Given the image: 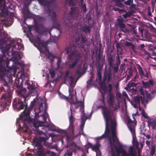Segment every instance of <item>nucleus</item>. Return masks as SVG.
<instances>
[{
  "label": "nucleus",
  "mask_w": 156,
  "mask_h": 156,
  "mask_svg": "<svg viewBox=\"0 0 156 156\" xmlns=\"http://www.w3.org/2000/svg\"><path fill=\"white\" fill-rule=\"evenodd\" d=\"M45 154V156H55V153L50 151H48Z\"/></svg>",
  "instance_id": "nucleus-38"
},
{
  "label": "nucleus",
  "mask_w": 156,
  "mask_h": 156,
  "mask_svg": "<svg viewBox=\"0 0 156 156\" xmlns=\"http://www.w3.org/2000/svg\"><path fill=\"white\" fill-rule=\"evenodd\" d=\"M106 107L105 106H104V105H103V106H98V108H102V110H104V108H106Z\"/></svg>",
  "instance_id": "nucleus-62"
},
{
  "label": "nucleus",
  "mask_w": 156,
  "mask_h": 156,
  "mask_svg": "<svg viewBox=\"0 0 156 156\" xmlns=\"http://www.w3.org/2000/svg\"><path fill=\"white\" fill-rule=\"evenodd\" d=\"M133 100L135 103L140 106V101H143V97L142 96L137 95L134 97Z\"/></svg>",
  "instance_id": "nucleus-22"
},
{
  "label": "nucleus",
  "mask_w": 156,
  "mask_h": 156,
  "mask_svg": "<svg viewBox=\"0 0 156 156\" xmlns=\"http://www.w3.org/2000/svg\"><path fill=\"white\" fill-rule=\"evenodd\" d=\"M69 133L70 134V135H67L66 136V140L68 142H69L72 140L74 138L76 137L77 136V135H75L74 134L73 135L72 133Z\"/></svg>",
  "instance_id": "nucleus-27"
},
{
  "label": "nucleus",
  "mask_w": 156,
  "mask_h": 156,
  "mask_svg": "<svg viewBox=\"0 0 156 156\" xmlns=\"http://www.w3.org/2000/svg\"><path fill=\"white\" fill-rule=\"evenodd\" d=\"M70 145L71 146H73L75 147H76L78 149L80 148V147L78 146L76 143L75 142H72L71 144Z\"/></svg>",
  "instance_id": "nucleus-50"
},
{
  "label": "nucleus",
  "mask_w": 156,
  "mask_h": 156,
  "mask_svg": "<svg viewBox=\"0 0 156 156\" xmlns=\"http://www.w3.org/2000/svg\"><path fill=\"white\" fill-rule=\"evenodd\" d=\"M133 11H129L128 12H127L126 14L123 15V16L124 18H126L128 16H130L133 13Z\"/></svg>",
  "instance_id": "nucleus-36"
},
{
  "label": "nucleus",
  "mask_w": 156,
  "mask_h": 156,
  "mask_svg": "<svg viewBox=\"0 0 156 156\" xmlns=\"http://www.w3.org/2000/svg\"><path fill=\"white\" fill-rule=\"evenodd\" d=\"M36 43L40 47H42L44 48H46L47 46L48 45V43L47 42L41 41L39 38H38L37 40L36 41Z\"/></svg>",
  "instance_id": "nucleus-20"
},
{
  "label": "nucleus",
  "mask_w": 156,
  "mask_h": 156,
  "mask_svg": "<svg viewBox=\"0 0 156 156\" xmlns=\"http://www.w3.org/2000/svg\"><path fill=\"white\" fill-rule=\"evenodd\" d=\"M68 129L69 133H72L73 135L74 134V125L73 124H69V126Z\"/></svg>",
  "instance_id": "nucleus-29"
},
{
  "label": "nucleus",
  "mask_w": 156,
  "mask_h": 156,
  "mask_svg": "<svg viewBox=\"0 0 156 156\" xmlns=\"http://www.w3.org/2000/svg\"><path fill=\"white\" fill-rule=\"evenodd\" d=\"M39 138L41 140V142L42 141L45 142L46 140V138L44 137L40 136L39 137Z\"/></svg>",
  "instance_id": "nucleus-54"
},
{
  "label": "nucleus",
  "mask_w": 156,
  "mask_h": 156,
  "mask_svg": "<svg viewBox=\"0 0 156 156\" xmlns=\"http://www.w3.org/2000/svg\"><path fill=\"white\" fill-rule=\"evenodd\" d=\"M73 88L72 87H70L69 88V93H70V92H73Z\"/></svg>",
  "instance_id": "nucleus-61"
},
{
  "label": "nucleus",
  "mask_w": 156,
  "mask_h": 156,
  "mask_svg": "<svg viewBox=\"0 0 156 156\" xmlns=\"http://www.w3.org/2000/svg\"><path fill=\"white\" fill-rule=\"evenodd\" d=\"M142 114L143 116L146 119H147L148 118V116L147 115V114L145 113L144 110L143 109L142 112Z\"/></svg>",
  "instance_id": "nucleus-43"
},
{
  "label": "nucleus",
  "mask_w": 156,
  "mask_h": 156,
  "mask_svg": "<svg viewBox=\"0 0 156 156\" xmlns=\"http://www.w3.org/2000/svg\"><path fill=\"white\" fill-rule=\"evenodd\" d=\"M103 117L105 119L106 124L105 126L109 127V126L112 129L111 135L113 142L115 141L116 138L117 137L116 133L115 130V126L116 123L115 121L112 119V113L111 110L108 109L107 107L105 108L104 110H102Z\"/></svg>",
  "instance_id": "nucleus-3"
},
{
  "label": "nucleus",
  "mask_w": 156,
  "mask_h": 156,
  "mask_svg": "<svg viewBox=\"0 0 156 156\" xmlns=\"http://www.w3.org/2000/svg\"><path fill=\"white\" fill-rule=\"evenodd\" d=\"M139 72L140 75L141 77L144 76V73L143 71L140 66V69H139Z\"/></svg>",
  "instance_id": "nucleus-41"
},
{
  "label": "nucleus",
  "mask_w": 156,
  "mask_h": 156,
  "mask_svg": "<svg viewBox=\"0 0 156 156\" xmlns=\"http://www.w3.org/2000/svg\"><path fill=\"white\" fill-rule=\"evenodd\" d=\"M25 84L27 85V87L29 90L28 92L31 95L34 96L37 94L36 87L34 85H33V83L30 84L29 81L27 80L25 82Z\"/></svg>",
  "instance_id": "nucleus-13"
},
{
  "label": "nucleus",
  "mask_w": 156,
  "mask_h": 156,
  "mask_svg": "<svg viewBox=\"0 0 156 156\" xmlns=\"http://www.w3.org/2000/svg\"><path fill=\"white\" fill-rule=\"evenodd\" d=\"M71 49H66V51L67 54L68 56L70 58L73 60L74 62L71 64H69V67L70 68H74L78 62L79 61L80 58V55L79 53L76 52L72 51L69 53L70 50Z\"/></svg>",
  "instance_id": "nucleus-7"
},
{
  "label": "nucleus",
  "mask_w": 156,
  "mask_h": 156,
  "mask_svg": "<svg viewBox=\"0 0 156 156\" xmlns=\"http://www.w3.org/2000/svg\"><path fill=\"white\" fill-rule=\"evenodd\" d=\"M137 85V84L131 81H129L127 85V86L125 87V89L126 90H130V87H135Z\"/></svg>",
  "instance_id": "nucleus-25"
},
{
  "label": "nucleus",
  "mask_w": 156,
  "mask_h": 156,
  "mask_svg": "<svg viewBox=\"0 0 156 156\" xmlns=\"http://www.w3.org/2000/svg\"><path fill=\"white\" fill-rule=\"evenodd\" d=\"M50 73L52 78H54L55 76V72L53 70H50Z\"/></svg>",
  "instance_id": "nucleus-42"
},
{
  "label": "nucleus",
  "mask_w": 156,
  "mask_h": 156,
  "mask_svg": "<svg viewBox=\"0 0 156 156\" xmlns=\"http://www.w3.org/2000/svg\"><path fill=\"white\" fill-rule=\"evenodd\" d=\"M81 8L82 10L84 12H86L87 11L86 5L83 1V0H80Z\"/></svg>",
  "instance_id": "nucleus-33"
},
{
  "label": "nucleus",
  "mask_w": 156,
  "mask_h": 156,
  "mask_svg": "<svg viewBox=\"0 0 156 156\" xmlns=\"http://www.w3.org/2000/svg\"><path fill=\"white\" fill-rule=\"evenodd\" d=\"M118 21L119 27L121 28H125V25L122 23V19H118Z\"/></svg>",
  "instance_id": "nucleus-32"
},
{
  "label": "nucleus",
  "mask_w": 156,
  "mask_h": 156,
  "mask_svg": "<svg viewBox=\"0 0 156 156\" xmlns=\"http://www.w3.org/2000/svg\"><path fill=\"white\" fill-rule=\"evenodd\" d=\"M70 14L72 16H74L76 18H77L80 15L79 9L76 8L72 7L71 8V11L70 12Z\"/></svg>",
  "instance_id": "nucleus-17"
},
{
  "label": "nucleus",
  "mask_w": 156,
  "mask_h": 156,
  "mask_svg": "<svg viewBox=\"0 0 156 156\" xmlns=\"http://www.w3.org/2000/svg\"><path fill=\"white\" fill-rule=\"evenodd\" d=\"M82 30L86 33H89L90 30V27L87 26L84 27L83 28Z\"/></svg>",
  "instance_id": "nucleus-37"
},
{
  "label": "nucleus",
  "mask_w": 156,
  "mask_h": 156,
  "mask_svg": "<svg viewBox=\"0 0 156 156\" xmlns=\"http://www.w3.org/2000/svg\"><path fill=\"white\" fill-rule=\"evenodd\" d=\"M41 53H42L44 54L47 58L51 61H53L55 56L53 54L50 52L49 49H38Z\"/></svg>",
  "instance_id": "nucleus-15"
},
{
  "label": "nucleus",
  "mask_w": 156,
  "mask_h": 156,
  "mask_svg": "<svg viewBox=\"0 0 156 156\" xmlns=\"http://www.w3.org/2000/svg\"><path fill=\"white\" fill-rule=\"evenodd\" d=\"M125 44L127 47L131 49H134L135 48L134 45L130 42L126 41L125 42Z\"/></svg>",
  "instance_id": "nucleus-31"
},
{
  "label": "nucleus",
  "mask_w": 156,
  "mask_h": 156,
  "mask_svg": "<svg viewBox=\"0 0 156 156\" xmlns=\"http://www.w3.org/2000/svg\"><path fill=\"white\" fill-rule=\"evenodd\" d=\"M116 96L117 97L120 98H121L122 95L121 93L118 92L116 94Z\"/></svg>",
  "instance_id": "nucleus-60"
},
{
  "label": "nucleus",
  "mask_w": 156,
  "mask_h": 156,
  "mask_svg": "<svg viewBox=\"0 0 156 156\" xmlns=\"http://www.w3.org/2000/svg\"><path fill=\"white\" fill-rule=\"evenodd\" d=\"M156 151V146L155 145H152L150 149L149 155L150 156H153Z\"/></svg>",
  "instance_id": "nucleus-28"
},
{
  "label": "nucleus",
  "mask_w": 156,
  "mask_h": 156,
  "mask_svg": "<svg viewBox=\"0 0 156 156\" xmlns=\"http://www.w3.org/2000/svg\"><path fill=\"white\" fill-rule=\"evenodd\" d=\"M103 83L101 82L100 83V85L101 87L102 88L104 92L105 93H106L108 91L107 86H106L105 84L104 85V86H103Z\"/></svg>",
  "instance_id": "nucleus-34"
},
{
  "label": "nucleus",
  "mask_w": 156,
  "mask_h": 156,
  "mask_svg": "<svg viewBox=\"0 0 156 156\" xmlns=\"http://www.w3.org/2000/svg\"><path fill=\"white\" fill-rule=\"evenodd\" d=\"M33 141L34 144L37 147V156H45L41 142L39 138H34Z\"/></svg>",
  "instance_id": "nucleus-8"
},
{
  "label": "nucleus",
  "mask_w": 156,
  "mask_h": 156,
  "mask_svg": "<svg viewBox=\"0 0 156 156\" xmlns=\"http://www.w3.org/2000/svg\"><path fill=\"white\" fill-rule=\"evenodd\" d=\"M72 151H67V153L65 154L64 156H72Z\"/></svg>",
  "instance_id": "nucleus-44"
},
{
  "label": "nucleus",
  "mask_w": 156,
  "mask_h": 156,
  "mask_svg": "<svg viewBox=\"0 0 156 156\" xmlns=\"http://www.w3.org/2000/svg\"><path fill=\"white\" fill-rule=\"evenodd\" d=\"M99 100L102 102L104 106L106 105V104L105 101V98H101V99H99Z\"/></svg>",
  "instance_id": "nucleus-58"
},
{
  "label": "nucleus",
  "mask_w": 156,
  "mask_h": 156,
  "mask_svg": "<svg viewBox=\"0 0 156 156\" xmlns=\"http://www.w3.org/2000/svg\"><path fill=\"white\" fill-rule=\"evenodd\" d=\"M130 87V90H127V91L132 92H135L137 91V89H135L134 88Z\"/></svg>",
  "instance_id": "nucleus-52"
},
{
  "label": "nucleus",
  "mask_w": 156,
  "mask_h": 156,
  "mask_svg": "<svg viewBox=\"0 0 156 156\" xmlns=\"http://www.w3.org/2000/svg\"><path fill=\"white\" fill-rule=\"evenodd\" d=\"M129 154L131 155V156H136L135 154L133 152V147H130L129 149Z\"/></svg>",
  "instance_id": "nucleus-35"
},
{
  "label": "nucleus",
  "mask_w": 156,
  "mask_h": 156,
  "mask_svg": "<svg viewBox=\"0 0 156 156\" xmlns=\"http://www.w3.org/2000/svg\"><path fill=\"white\" fill-rule=\"evenodd\" d=\"M36 102L35 101L33 100L28 108L27 107L24 108V110L20 116V119H17V124H19V127L22 129L24 133L29 132V127L26 123V120L30 117V112L32 110Z\"/></svg>",
  "instance_id": "nucleus-2"
},
{
  "label": "nucleus",
  "mask_w": 156,
  "mask_h": 156,
  "mask_svg": "<svg viewBox=\"0 0 156 156\" xmlns=\"http://www.w3.org/2000/svg\"><path fill=\"white\" fill-rule=\"evenodd\" d=\"M72 108H73L71 106L70 108V115L69 117V124H73L75 120V118L73 116L72 114Z\"/></svg>",
  "instance_id": "nucleus-23"
},
{
  "label": "nucleus",
  "mask_w": 156,
  "mask_h": 156,
  "mask_svg": "<svg viewBox=\"0 0 156 156\" xmlns=\"http://www.w3.org/2000/svg\"><path fill=\"white\" fill-rule=\"evenodd\" d=\"M21 40L18 39L17 40V43L16 41H12L11 43L8 45V49H22L24 48L23 46L21 43Z\"/></svg>",
  "instance_id": "nucleus-11"
},
{
  "label": "nucleus",
  "mask_w": 156,
  "mask_h": 156,
  "mask_svg": "<svg viewBox=\"0 0 156 156\" xmlns=\"http://www.w3.org/2000/svg\"><path fill=\"white\" fill-rule=\"evenodd\" d=\"M122 156H129L128 154L125 151V152L123 153L122 154Z\"/></svg>",
  "instance_id": "nucleus-64"
},
{
  "label": "nucleus",
  "mask_w": 156,
  "mask_h": 156,
  "mask_svg": "<svg viewBox=\"0 0 156 156\" xmlns=\"http://www.w3.org/2000/svg\"><path fill=\"white\" fill-rule=\"evenodd\" d=\"M112 76V74L110 72H105L104 73L103 77V82H105L107 79V82H110L111 81Z\"/></svg>",
  "instance_id": "nucleus-16"
},
{
  "label": "nucleus",
  "mask_w": 156,
  "mask_h": 156,
  "mask_svg": "<svg viewBox=\"0 0 156 156\" xmlns=\"http://www.w3.org/2000/svg\"><path fill=\"white\" fill-rule=\"evenodd\" d=\"M114 61V60L112 57H110L109 58V65L110 66H112L113 63Z\"/></svg>",
  "instance_id": "nucleus-47"
},
{
  "label": "nucleus",
  "mask_w": 156,
  "mask_h": 156,
  "mask_svg": "<svg viewBox=\"0 0 156 156\" xmlns=\"http://www.w3.org/2000/svg\"><path fill=\"white\" fill-rule=\"evenodd\" d=\"M75 94H76V101H74L73 100L69 102L70 105H74L75 106L74 108L75 109H77L79 106H80L81 109H84V101H79L77 100V98L76 96V92L75 91Z\"/></svg>",
  "instance_id": "nucleus-14"
},
{
  "label": "nucleus",
  "mask_w": 156,
  "mask_h": 156,
  "mask_svg": "<svg viewBox=\"0 0 156 156\" xmlns=\"http://www.w3.org/2000/svg\"><path fill=\"white\" fill-rule=\"evenodd\" d=\"M122 95L126 98H128V96L126 91H123L122 93Z\"/></svg>",
  "instance_id": "nucleus-57"
},
{
  "label": "nucleus",
  "mask_w": 156,
  "mask_h": 156,
  "mask_svg": "<svg viewBox=\"0 0 156 156\" xmlns=\"http://www.w3.org/2000/svg\"><path fill=\"white\" fill-rule=\"evenodd\" d=\"M76 41L74 43H70L67 49H75L76 48H84V45L87 44L86 38L83 37L81 33V30L78 29L76 32Z\"/></svg>",
  "instance_id": "nucleus-5"
},
{
  "label": "nucleus",
  "mask_w": 156,
  "mask_h": 156,
  "mask_svg": "<svg viewBox=\"0 0 156 156\" xmlns=\"http://www.w3.org/2000/svg\"><path fill=\"white\" fill-rule=\"evenodd\" d=\"M115 96L113 93H108L107 95V102L110 107H113L114 110L118 109L119 108L117 105H116V107L114 108L113 105L115 102Z\"/></svg>",
  "instance_id": "nucleus-9"
},
{
  "label": "nucleus",
  "mask_w": 156,
  "mask_h": 156,
  "mask_svg": "<svg viewBox=\"0 0 156 156\" xmlns=\"http://www.w3.org/2000/svg\"><path fill=\"white\" fill-rule=\"evenodd\" d=\"M119 69V64L117 63L116 64V65L115 66L113 69V71L115 73H117L118 72Z\"/></svg>",
  "instance_id": "nucleus-45"
},
{
  "label": "nucleus",
  "mask_w": 156,
  "mask_h": 156,
  "mask_svg": "<svg viewBox=\"0 0 156 156\" xmlns=\"http://www.w3.org/2000/svg\"><path fill=\"white\" fill-rule=\"evenodd\" d=\"M74 0H66V2L67 3L68 2L70 5L73 6L74 5V3L73 2Z\"/></svg>",
  "instance_id": "nucleus-46"
},
{
  "label": "nucleus",
  "mask_w": 156,
  "mask_h": 156,
  "mask_svg": "<svg viewBox=\"0 0 156 156\" xmlns=\"http://www.w3.org/2000/svg\"><path fill=\"white\" fill-rule=\"evenodd\" d=\"M145 130L144 129L142 128L141 129L140 131V133L142 134L144 136H146V134L145 133Z\"/></svg>",
  "instance_id": "nucleus-49"
},
{
  "label": "nucleus",
  "mask_w": 156,
  "mask_h": 156,
  "mask_svg": "<svg viewBox=\"0 0 156 156\" xmlns=\"http://www.w3.org/2000/svg\"><path fill=\"white\" fill-rule=\"evenodd\" d=\"M87 146L88 147V148H92L93 147L92 144L89 142H88Z\"/></svg>",
  "instance_id": "nucleus-63"
},
{
  "label": "nucleus",
  "mask_w": 156,
  "mask_h": 156,
  "mask_svg": "<svg viewBox=\"0 0 156 156\" xmlns=\"http://www.w3.org/2000/svg\"><path fill=\"white\" fill-rule=\"evenodd\" d=\"M3 55H7L8 56L12 55L13 51V49H11V52H9L10 49H1Z\"/></svg>",
  "instance_id": "nucleus-24"
},
{
  "label": "nucleus",
  "mask_w": 156,
  "mask_h": 156,
  "mask_svg": "<svg viewBox=\"0 0 156 156\" xmlns=\"http://www.w3.org/2000/svg\"><path fill=\"white\" fill-rule=\"evenodd\" d=\"M97 58L96 61L98 63L97 76L99 80H101L102 76L101 73V64L102 63L103 60L101 58V56L102 55L103 49H96Z\"/></svg>",
  "instance_id": "nucleus-6"
},
{
  "label": "nucleus",
  "mask_w": 156,
  "mask_h": 156,
  "mask_svg": "<svg viewBox=\"0 0 156 156\" xmlns=\"http://www.w3.org/2000/svg\"><path fill=\"white\" fill-rule=\"evenodd\" d=\"M127 125L131 133L133 136L135 133V128L136 125V122H133L129 118H127Z\"/></svg>",
  "instance_id": "nucleus-12"
},
{
  "label": "nucleus",
  "mask_w": 156,
  "mask_h": 156,
  "mask_svg": "<svg viewBox=\"0 0 156 156\" xmlns=\"http://www.w3.org/2000/svg\"><path fill=\"white\" fill-rule=\"evenodd\" d=\"M111 131L109 127L105 126V130L104 133L101 136L97 137L96 138L97 140H100L104 138H107L108 140L109 141V143L110 144L111 146L112 145V136H110ZM112 140H113L112 138ZM113 142L114 143L115 142Z\"/></svg>",
  "instance_id": "nucleus-10"
},
{
  "label": "nucleus",
  "mask_w": 156,
  "mask_h": 156,
  "mask_svg": "<svg viewBox=\"0 0 156 156\" xmlns=\"http://www.w3.org/2000/svg\"><path fill=\"white\" fill-rule=\"evenodd\" d=\"M18 98H16L14 100L12 105L14 108L18 111L23 109L27 107V103L26 101L30 99L31 95L28 92H27L25 88L23 87L18 88L16 91Z\"/></svg>",
  "instance_id": "nucleus-1"
},
{
  "label": "nucleus",
  "mask_w": 156,
  "mask_h": 156,
  "mask_svg": "<svg viewBox=\"0 0 156 156\" xmlns=\"http://www.w3.org/2000/svg\"><path fill=\"white\" fill-rule=\"evenodd\" d=\"M23 80L21 78H18L15 80L14 85L18 88H21L23 85Z\"/></svg>",
  "instance_id": "nucleus-18"
},
{
  "label": "nucleus",
  "mask_w": 156,
  "mask_h": 156,
  "mask_svg": "<svg viewBox=\"0 0 156 156\" xmlns=\"http://www.w3.org/2000/svg\"><path fill=\"white\" fill-rule=\"evenodd\" d=\"M22 12L24 18H29L31 17L27 7H26L25 9L22 10Z\"/></svg>",
  "instance_id": "nucleus-21"
},
{
  "label": "nucleus",
  "mask_w": 156,
  "mask_h": 156,
  "mask_svg": "<svg viewBox=\"0 0 156 156\" xmlns=\"http://www.w3.org/2000/svg\"><path fill=\"white\" fill-rule=\"evenodd\" d=\"M84 127V125L82 124L80 126V130L81 132H83V128Z\"/></svg>",
  "instance_id": "nucleus-59"
},
{
  "label": "nucleus",
  "mask_w": 156,
  "mask_h": 156,
  "mask_svg": "<svg viewBox=\"0 0 156 156\" xmlns=\"http://www.w3.org/2000/svg\"><path fill=\"white\" fill-rule=\"evenodd\" d=\"M116 151L117 154H119L122 153V154L125 152L126 151L124 150L122 147L121 146H119L118 148H116Z\"/></svg>",
  "instance_id": "nucleus-30"
},
{
  "label": "nucleus",
  "mask_w": 156,
  "mask_h": 156,
  "mask_svg": "<svg viewBox=\"0 0 156 156\" xmlns=\"http://www.w3.org/2000/svg\"><path fill=\"white\" fill-rule=\"evenodd\" d=\"M40 117L42 118L43 121H37L30 117L26 120V122H27L33 130L37 132V134L40 135L43 134L45 135V133L42 132L41 130L43 129V124L46 122L47 117L44 115H40Z\"/></svg>",
  "instance_id": "nucleus-4"
},
{
  "label": "nucleus",
  "mask_w": 156,
  "mask_h": 156,
  "mask_svg": "<svg viewBox=\"0 0 156 156\" xmlns=\"http://www.w3.org/2000/svg\"><path fill=\"white\" fill-rule=\"evenodd\" d=\"M142 83L145 88H148L150 87L151 85H153L154 84L153 81L151 80H150L148 82H144L143 81H142Z\"/></svg>",
  "instance_id": "nucleus-19"
},
{
  "label": "nucleus",
  "mask_w": 156,
  "mask_h": 156,
  "mask_svg": "<svg viewBox=\"0 0 156 156\" xmlns=\"http://www.w3.org/2000/svg\"><path fill=\"white\" fill-rule=\"evenodd\" d=\"M148 124L151 126L152 129L156 130V120L148 122Z\"/></svg>",
  "instance_id": "nucleus-26"
},
{
  "label": "nucleus",
  "mask_w": 156,
  "mask_h": 156,
  "mask_svg": "<svg viewBox=\"0 0 156 156\" xmlns=\"http://www.w3.org/2000/svg\"><path fill=\"white\" fill-rule=\"evenodd\" d=\"M116 59H117V63H116L118 64L119 65L121 61L120 60V57L119 56V55H117V56L116 57Z\"/></svg>",
  "instance_id": "nucleus-51"
},
{
  "label": "nucleus",
  "mask_w": 156,
  "mask_h": 156,
  "mask_svg": "<svg viewBox=\"0 0 156 156\" xmlns=\"http://www.w3.org/2000/svg\"><path fill=\"white\" fill-rule=\"evenodd\" d=\"M143 51V52L144 53V54L147 55V58H148L149 57H151L150 56V54L149 53L147 52L145 50V49H142Z\"/></svg>",
  "instance_id": "nucleus-48"
},
{
  "label": "nucleus",
  "mask_w": 156,
  "mask_h": 156,
  "mask_svg": "<svg viewBox=\"0 0 156 156\" xmlns=\"http://www.w3.org/2000/svg\"><path fill=\"white\" fill-rule=\"evenodd\" d=\"M61 62V59L60 58H59L57 61V65L58 68L60 67V64Z\"/></svg>",
  "instance_id": "nucleus-53"
},
{
  "label": "nucleus",
  "mask_w": 156,
  "mask_h": 156,
  "mask_svg": "<svg viewBox=\"0 0 156 156\" xmlns=\"http://www.w3.org/2000/svg\"><path fill=\"white\" fill-rule=\"evenodd\" d=\"M100 147V145L99 144H97L93 146L92 148L93 150H98Z\"/></svg>",
  "instance_id": "nucleus-40"
},
{
  "label": "nucleus",
  "mask_w": 156,
  "mask_h": 156,
  "mask_svg": "<svg viewBox=\"0 0 156 156\" xmlns=\"http://www.w3.org/2000/svg\"><path fill=\"white\" fill-rule=\"evenodd\" d=\"M132 2L130 0H129L125 2V3L127 5H131L132 4Z\"/></svg>",
  "instance_id": "nucleus-55"
},
{
  "label": "nucleus",
  "mask_w": 156,
  "mask_h": 156,
  "mask_svg": "<svg viewBox=\"0 0 156 156\" xmlns=\"http://www.w3.org/2000/svg\"><path fill=\"white\" fill-rule=\"evenodd\" d=\"M87 84L89 85H91L93 83V82L92 81V80L91 79H89L88 81H87Z\"/></svg>",
  "instance_id": "nucleus-56"
},
{
  "label": "nucleus",
  "mask_w": 156,
  "mask_h": 156,
  "mask_svg": "<svg viewBox=\"0 0 156 156\" xmlns=\"http://www.w3.org/2000/svg\"><path fill=\"white\" fill-rule=\"evenodd\" d=\"M112 84L110 83H109L107 86V88H108V93H112Z\"/></svg>",
  "instance_id": "nucleus-39"
}]
</instances>
